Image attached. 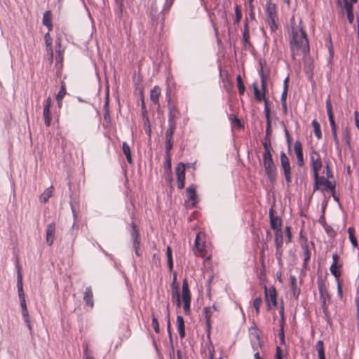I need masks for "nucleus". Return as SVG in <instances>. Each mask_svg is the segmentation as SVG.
Wrapping results in <instances>:
<instances>
[{
    "label": "nucleus",
    "instance_id": "nucleus-1",
    "mask_svg": "<svg viewBox=\"0 0 359 359\" xmlns=\"http://www.w3.org/2000/svg\"><path fill=\"white\" fill-rule=\"evenodd\" d=\"M291 56L294 60L300 53L306 55L309 52V44L306 32L302 27L292 28V37L290 41Z\"/></svg>",
    "mask_w": 359,
    "mask_h": 359
},
{
    "label": "nucleus",
    "instance_id": "nucleus-2",
    "mask_svg": "<svg viewBox=\"0 0 359 359\" xmlns=\"http://www.w3.org/2000/svg\"><path fill=\"white\" fill-rule=\"evenodd\" d=\"M325 107H326L327 114L328 116L329 122L330 124L332 137H333L336 147L338 148L339 146V140L337 137V125H336V123H335V121L334 118L332 107V103H331L330 97L327 98V100L325 102Z\"/></svg>",
    "mask_w": 359,
    "mask_h": 359
},
{
    "label": "nucleus",
    "instance_id": "nucleus-3",
    "mask_svg": "<svg viewBox=\"0 0 359 359\" xmlns=\"http://www.w3.org/2000/svg\"><path fill=\"white\" fill-rule=\"evenodd\" d=\"M263 165L268 179L273 182L276 178L277 170L272 155H263Z\"/></svg>",
    "mask_w": 359,
    "mask_h": 359
},
{
    "label": "nucleus",
    "instance_id": "nucleus-4",
    "mask_svg": "<svg viewBox=\"0 0 359 359\" xmlns=\"http://www.w3.org/2000/svg\"><path fill=\"white\" fill-rule=\"evenodd\" d=\"M318 289L320 294V301L323 313L326 315L327 311V302L330 301V295L327 290L325 280L322 278H318L317 280Z\"/></svg>",
    "mask_w": 359,
    "mask_h": 359
},
{
    "label": "nucleus",
    "instance_id": "nucleus-5",
    "mask_svg": "<svg viewBox=\"0 0 359 359\" xmlns=\"http://www.w3.org/2000/svg\"><path fill=\"white\" fill-rule=\"evenodd\" d=\"M259 75H260V79H261V84H262V93L260 92V90H259V88H258V87L257 86V83H254L253 85H252L253 90H254V95H255V99L257 100V102L264 101V102L265 103V100H266V96H265L266 90V81H265L264 74V72H263V68L262 67V69H261V70L259 72Z\"/></svg>",
    "mask_w": 359,
    "mask_h": 359
},
{
    "label": "nucleus",
    "instance_id": "nucleus-6",
    "mask_svg": "<svg viewBox=\"0 0 359 359\" xmlns=\"http://www.w3.org/2000/svg\"><path fill=\"white\" fill-rule=\"evenodd\" d=\"M311 166L313 170V178H316L319 175V172L323 166L320 156L318 152L313 150L310 154Z\"/></svg>",
    "mask_w": 359,
    "mask_h": 359
},
{
    "label": "nucleus",
    "instance_id": "nucleus-7",
    "mask_svg": "<svg viewBox=\"0 0 359 359\" xmlns=\"http://www.w3.org/2000/svg\"><path fill=\"white\" fill-rule=\"evenodd\" d=\"M280 164L283 170L284 177L287 185L292 182L291 177V168L288 157L286 156L284 151H281L280 154Z\"/></svg>",
    "mask_w": 359,
    "mask_h": 359
},
{
    "label": "nucleus",
    "instance_id": "nucleus-8",
    "mask_svg": "<svg viewBox=\"0 0 359 359\" xmlns=\"http://www.w3.org/2000/svg\"><path fill=\"white\" fill-rule=\"evenodd\" d=\"M276 290L274 287H271L269 289L266 287H265V299L267 303V308L269 310L271 309L272 307L276 306Z\"/></svg>",
    "mask_w": 359,
    "mask_h": 359
},
{
    "label": "nucleus",
    "instance_id": "nucleus-9",
    "mask_svg": "<svg viewBox=\"0 0 359 359\" xmlns=\"http://www.w3.org/2000/svg\"><path fill=\"white\" fill-rule=\"evenodd\" d=\"M180 117V112L174 105H168V125L176 126L177 120Z\"/></svg>",
    "mask_w": 359,
    "mask_h": 359
},
{
    "label": "nucleus",
    "instance_id": "nucleus-10",
    "mask_svg": "<svg viewBox=\"0 0 359 359\" xmlns=\"http://www.w3.org/2000/svg\"><path fill=\"white\" fill-rule=\"evenodd\" d=\"M273 212L274 210L273 208H271L269 212V216L270 220V226L271 229L276 231L278 229H281L282 222L279 217L274 216Z\"/></svg>",
    "mask_w": 359,
    "mask_h": 359
},
{
    "label": "nucleus",
    "instance_id": "nucleus-11",
    "mask_svg": "<svg viewBox=\"0 0 359 359\" xmlns=\"http://www.w3.org/2000/svg\"><path fill=\"white\" fill-rule=\"evenodd\" d=\"M132 231L130 233L134 250L140 249V238L138 229L134 222L131 224Z\"/></svg>",
    "mask_w": 359,
    "mask_h": 359
},
{
    "label": "nucleus",
    "instance_id": "nucleus-12",
    "mask_svg": "<svg viewBox=\"0 0 359 359\" xmlns=\"http://www.w3.org/2000/svg\"><path fill=\"white\" fill-rule=\"evenodd\" d=\"M109 92L107 93L105 96V101L103 106V110H104V120L105 121L106 127H108L111 123V119L109 112Z\"/></svg>",
    "mask_w": 359,
    "mask_h": 359
},
{
    "label": "nucleus",
    "instance_id": "nucleus-13",
    "mask_svg": "<svg viewBox=\"0 0 359 359\" xmlns=\"http://www.w3.org/2000/svg\"><path fill=\"white\" fill-rule=\"evenodd\" d=\"M294 151L297 156V165L302 167L304 164L302 151V145L299 140H297L294 143Z\"/></svg>",
    "mask_w": 359,
    "mask_h": 359
},
{
    "label": "nucleus",
    "instance_id": "nucleus-14",
    "mask_svg": "<svg viewBox=\"0 0 359 359\" xmlns=\"http://www.w3.org/2000/svg\"><path fill=\"white\" fill-rule=\"evenodd\" d=\"M55 225L54 223H50L48 225L46 229V243L50 246L53 245L55 239Z\"/></svg>",
    "mask_w": 359,
    "mask_h": 359
},
{
    "label": "nucleus",
    "instance_id": "nucleus-15",
    "mask_svg": "<svg viewBox=\"0 0 359 359\" xmlns=\"http://www.w3.org/2000/svg\"><path fill=\"white\" fill-rule=\"evenodd\" d=\"M175 281H176V276L175 275L173 277V282L171 285V287H172L171 296H172V299L175 301L176 306L180 308L181 306L180 295L179 293L178 287L175 285Z\"/></svg>",
    "mask_w": 359,
    "mask_h": 359
},
{
    "label": "nucleus",
    "instance_id": "nucleus-16",
    "mask_svg": "<svg viewBox=\"0 0 359 359\" xmlns=\"http://www.w3.org/2000/svg\"><path fill=\"white\" fill-rule=\"evenodd\" d=\"M18 268V276H17V287L19 299H25V293L23 291V285H22V277L20 273V269L18 263L17 264Z\"/></svg>",
    "mask_w": 359,
    "mask_h": 359
},
{
    "label": "nucleus",
    "instance_id": "nucleus-17",
    "mask_svg": "<svg viewBox=\"0 0 359 359\" xmlns=\"http://www.w3.org/2000/svg\"><path fill=\"white\" fill-rule=\"evenodd\" d=\"M205 248V243L201 241L200 233H198L194 241V245L193 247V252L196 255L201 253Z\"/></svg>",
    "mask_w": 359,
    "mask_h": 359
},
{
    "label": "nucleus",
    "instance_id": "nucleus-18",
    "mask_svg": "<svg viewBox=\"0 0 359 359\" xmlns=\"http://www.w3.org/2000/svg\"><path fill=\"white\" fill-rule=\"evenodd\" d=\"M182 299L183 303L191 302V293L189 289L188 282L185 279L182 283Z\"/></svg>",
    "mask_w": 359,
    "mask_h": 359
},
{
    "label": "nucleus",
    "instance_id": "nucleus-19",
    "mask_svg": "<svg viewBox=\"0 0 359 359\" xmlns=\"http://www.w3.org/2000/svg\"><path fill=\"white\" fill-rule=\"evenodd\" d=\"M275 244L276 248V255L283 244V235L282 229H278L275 232Z\"/></svg>",
    "mask_w": 359,
    "mask_h": 359
},
{
    "label": "nucleus",
    "instance_id": "nucleus-20",
    "mask_svg": "<svg viewBox=\"0 0 359 359\" xmlns=\"http://www.w3.org/2000/svg\"><path fill=\"white\" fill-rule=\"evenodd\" d=\"M290 280L292 295L295 299H298L300 290L297 287V278L294 276H290Z\"/></svg>",
    "mask_w": 359,
    "mask_h": 359
},
{
    "label": "nucleus",
    "instance_id": "nucleus-21",
    "mask_svg": "<svg viewBox=\"0 0 359 359\" xmlns=\"http://www.w3.org/2000/svg\"><path fill=\"white\" fill-rule=\"evenodd\" d=\"M177 330L181 339L185 337V326L184 318L181 316H177Z\"/></svg>",
    "mask_w": 359,
    "mask_h": 359
},
{
    "label": "nucleus",
    "instance_id": "nucleus-22",
    "mask_svg": "<svg viewBox=\"0 0 359 359\" xmlns=\"http://www.w3.org/2000/svg\"><path fill=\"white\" fill-rule=\"evenodd\" d=\"M243 41L244 44L248 46V48L252 47V44L250 41V33H249V28H248V23L247 20L244 23V29L243 32Z\"/></svg>",
    "mask_w": 359,
    "mask_h": 359
},
{
    "label": "nucleus",
    "instance_id": "nucleus-23",
    "mask_svg": "<svg viewBox=\"0 0 359 359\" xmlns=\"http://www.w3.org/2000/svg\"><path fill=\"white\" fill-rule=\"evenodd\" d=\"M341 266L342 265L339 263L332 262L330 267V273L334 276L337 280H339V278L341 276L340 269Z\"/></svg>",
    "mask_w": 359,
    "mask_h": 359
},
{
    "label": "nucleus",
    "instance_id": "nucleus-24",
    "mask_svg": "<svg viewBox=\"0 0 359 359\" xmlns=\"http://www.w3.org/2000/svg\"><path fill=\"white\" fill-rule=\"evenodd\" d=\"M266 13L267 19L276 18V5L271 1H267L266 4Z\"/></svg>",
    "mask_w": 359,
    "mask_h": 359
},
{
    "label": "nucleus",
    "instance_id": "nucleus-25",
    "mask_svg": "<svg viewBox=\"0 0 359 359\" xmlns=\"http://www.w3.org/2000/svg\"><path fill=\"white\" fill-rule=\"evenodd\" d=\"M93 297V292L90 287L86 288L83 300L85 301L86 305L90 306L91 308H93L94 306Z\"/></svg>",
    "mask_w": 359,
    "mask_h": 359
},
{
    "label": "nucleus",
    "instance_id": "nucleus-26",
    "mask_svg": "<svg viewBox=\"0 0 359 359\" xmlns=\"http://www.w3.org/2000/svg\"><path fill=\"white\" fill-rule=\"evenodd\" d=\"M320 185L325 186V187L322 189V191H333L335 189L336 183L335 182H331L324 177H320Z\"/></svg>",
    "mask_w": 359,
    "mask_h": 359
},
{
    "label": "nucleus",
    "instance_id": "nucleus-27",
    "mask_svg": "<svg viewBox=\"0 0 359 359\" xmlns=\"http://www.w3.org/2000/svg\"><path fill=\"white\" fill-rule=\"evenodd\" d=\"M303 248V257H304V263H303V267L306 269L308 266V262L310 260L311 258V252L309 249V246L306 243L302 245Z\"/></svg>",
    "mask_w": 359,
    "mask_h": 359
},
{
    "label": "nucleus",
    "instance_id": "nucleus-28",
    "mask_svg": "<svg viewBox=\"0 0 359 359\" xmlns=\"http://www.w3.org/2000/svg\"><path fill=\"white\" fill-rule=\"evenodd\" d=\"M161 95V90L158 86L154 87V88L150 92V99L151 100L158 105H159V97Z\"/></svg>",
    "mask_w": 359,
    "mask_h": 359
},
{
    "label": "nucleus",
    "instance_id": "nucleus-29",
    "mask_svg": "<svg viewBox=\"0 0 359 359\" xmlns=\"http://www.w3.org/2000/svg\"><path fill=\"white\" fill-rule=\"evenodd\" d=\"M212 310L215 311L216 308L215 306H212V308L210 307H205L203 309V314L205 316V323L208 327H210V318L212 315Z\"/></svg>",
    "mask_w": 359,
    "mask_h": 359
},
{
    "label": "nucleus",
    "instance_id": "nucleus-30",
    "mask_svg": "<svg viewBox=\"0 0 359 359\" xmlns=\"http://www.w3.org/2000/svg\"><path fill=\"white\" fill-rule=\"evenodd\" d=\"M44 39L46 44L47 51L50 53V59L53 60V50L52 47V39L48 32L45 34Z\"/></svg>",
    "mask_w": 359,
    "mask_h": 359
},
{
    "label": "nucleus",
    "instance_id": "nucleus-31",
    "mask_svg": "<svg viewBox=\"0 0 359 359\" xmlns=\"http://www.w3.org/2000/svg\"><path fill=\"white\" fill-rule=\"evenodd\" d=\"M262 145L264 149L263 155H271V144L269 137H265L262 140Z\"/></svg>",
    "mask_w": 359,
    "mask_h": 359
},
{
    "label": "nucleus",
    "instance_id": "nucleus-32",
    "mask_svg": "<svg viewBox=\"0 0 359 359\" xmlns=\"http://www.w3.org/2000/svg\"><path fill=\"white\" fill-rule=\"evenodd\" d=\"M122 149H123V154L126 156L127 161L129 163H132L133 160H132L130 149V146L128 145V144L127 142H124L123 143Z\"/></svg>",
    "mask_w": 359,
    "mask_h": 359
},
{
    "label": "nucleus",
    "instance_id": "nucleus-33",
    "mask_svg": "<svg viewBox=\"0 0 359 359\" xmlns=\"http://www.w3.org/2000/svg\"><path fill=\"white\" fill-rule=\"evenodd\" d=\"M187 194L190 200L193 201L192 207H194L196 205V202L194 201L196 200V198L195 187L193 186H190V187H187Z\"/></svg>",
    "mask_w": 359,
    "mask_h": 359
},
{
    "label": "nucleus",
    "instance_id": "nucleus-34",
    "mask_svg": "<svg viewBox=\"0 0 359 359\" xmlns=\"http://www.w3.org/2000/svg\"><path fill=\"white\" fill-rule=\"evenodd\" d=\"M316 349L318 351V358L319 359H325V355L323 341H321V340L318 341L316 342Z\"/></svg>",
    "mask_w": 359,
    "mask_h": 359
},
{
    "label": "nucleus",
    "instance_id": "nucleus-35",
    "mask_svg": "<svg viewBox=\"0 0 359 359\" xmlns=\"http://www.w3.org/2000/svg\"><path fill=\"white\" fill-rule=\"evenodd\" d=\"M312 126L313 127L314 134L315 136L318 139H321L322 137V133L320 130V126L319 123L316 120L312 121Z\"/></svg>",
    "mask_w": 359,
    "mask_h": 359
},
{
    "label": "nucleus",
    "instance_id": "nucleus-36",
    "mask_svg": "<svg viewBox=\"0 0 359 359\" xmlns=\"http://www.w3.org/2000/svg\"><path fill=\"white\" fill-rule=\"evenodd\" d=\"M51 14L50 11H46L43 15V24L48 27L49 30L51 29L52 25L50 23Z\"/></svg>",
    "mask_w": 359,
    "mask_h": 359
},
{
    "label": "nucleus",
    "instance_id": "nucleus-37",
    "mask_svg": "<svg viewBox=\"0 0 359 359\" xmlns=\"http://www.w3.org/2000/svg\"><path fill=\"white\" fill-rule=\"evenodd\" d=\"M43 115L44 118V123L46 126H50L51 123V116L49 108H43Z\"/></svg>",
    "mask_w": 359,
    "mask_h": 359
},
{
    "label": "nucleus",
    "instance_id": "nucleus-38",
    "mask_svg": "<svg viewBox=\"0 0 359 359\" xmlns=\"http://www.w3.org/2000/svg\"><path fill=\"white\" fill-rule=\"evenodd\" d=\"M52 195V187L47 188L40 196L41 202L46 203L48 201Z\"/></svg>",
    "mask_w": 359,
    "mask_h": 359
},
{
    "label": "nucleus",
    "instance_id": "nucleus-39",
    "mask_svg": "<svg viewBox=\"0 0 359 359\" xmlns=\"http://www.w3.org/2000/svg\"><path fill=\"white\" fill-rule=\"evenodd\" d=\"M348 238L352 244V245L355 248L358 245V242L355 236H354V229L353 227H349L348 229Z\"/></svg>",
    "mask_w": 359,
    "mask_h": 359
},
{
    "label": "nucleus",
    "instance_id": "nucleus-40",
    "mask_svg": "<svg viewBox=\"0 0 359 359\" xmlns=\"http://www.w3.org/2000/svg\"><path fill=\"white\" fill-rule=\"evenodd\" d=\"M66 94V89L64 83H62L60 89L56 95V100L59 104H61V102Z\"/></svg>",
    "mask_w": 359,
    "mask_h": 359
},
{
    "label": "nucleus",
    "instance_id": "nucleus-41",
    "mask_svg": "<svg viewBox=\"0 0 359 359\" xmlns=\"http://www.w3.org/2000/svg\"><path fill=\"white\" fill-rule=\"evenodd\" d=\"M175 128L176 126L168 125V128L165 133V140H173L172 136Z\"/></svg>",
    "mask_w": 359,
    "mask_h": 359
},
{
    "label": "nucleus",
    "instance_id": "nucleus-42",
    "mask_svg": "<svg viewBox=\"0 0 359 359\" xmlns=\"http://www.w3.org/2000/svg\"><path fill=\"white\" fill-rule=\"evenodd\" d=\"M236 81H237L238 93L241 95H243L245 93V87L243 82L241 75L237 76Z\"/></svg>",
    "mask_w": 359,
    "mask_h": 359
},
{
    "label": "nucleus",
    "instance_id": "nucleus-43",
    "mask_svg": "<svg viewBox=\"0 0 359 359\" xmlns=\"http://www.w3.org/2000/svg\"><path fill=\"white\" fill-rule=\"evenodd\" d=\"M176 175L178 176V175L185 176V165L184 163L180 162L177 165L176 167Z\"/></svg>",
    "mask_w": 359,
    "mask_h": 359
},
{
    "label": "nucleus",
    "instance_id": "nucleus-44",
    "mask_svg": "<svg viewBox=\"0 0 359 359\" xmlns=\"http://www.w3.org/2000/svg\"><path fill=\"white\" fill-rule=\"evenodd\" d=\"M343 137L346 145H351L350 132L348 127H346L343 131Z\"/></svg>",
    "mask_w": 359,
    "mask_h": 359
},
{
    "label": "nucleus",
    "instance_id": "nucleus-45",
    "mask_svg": "<svg viewBox=\"0 0 359 359\" xmlns=\"http://www.w3.org/2000/svg\"><path fill=\"white\" fill-rule=\"evenodd\" d=\"M262 303V299L261 297H256L253 301V307L255 309L256 313H259V308Z\"/></svg>",
    "mask_w": 359,
    "mask_h": 359
},
{
    "label": "nucleus",
    "instance_id": "nucleus-46",
    "mask_svg": "<svg viewBox=\"0 0 359 359\" xmlns=\"http://www.w3.org/2000/svg\"><path fill=\"white\" fill-rule=\"evenodd\" d=\"M116 4L118 6V17L121 18L123 11V0H115Z\"/></svg>",
    "mask_w": 359,
    "mask_h": 359
},
{
    "label": "nucleus",
    "instance_id": "nucleus-47",
    "mask_svg": "<svg viewBox=\"0 0 359 359\" xmlns=\"http://www.w3.org/2000/svg\"><path fill=\"white\" fill-rule=\"evenodd\" d=\"M173 146V140H165V154L170 156V151Z\"/></svg>",
    "mask_w": 359,
    "mask_h": 359
},
{
    "label": "nucleus",
    "instance_id": "nucleus-48",
    "mask_svg": "<svg viewBox=\"0 0 359 359\" xmlns=\"http://www.w3.org/2000/svg\"><path fill=\"white\" fill-rule=\"evenodd\" d=\"M242 18V13L241 11L238 6H236L235 7V19H234V23H238Z\"/></svg>",
    "mask_w": 359,
    "mask_h": 359
},
{
    "label": "nucleus",
    "instance_id": "nucleus-49",
    "mask_svg": "<svg viewBox=\"0 0 359 359\" xmlns=\"http://www.w3.org/2000/svg\"><path fill=\"white\" fill-rule=\"evenodd\" d=\"M276 18H272L268 19L269 25L271 29V32H275L278 29V26L276 22Z\"/></svg>",
    "mask_w": 359,
    "mask_h": 359
},
{
    "label": "nucleus",
    "instance_id": "nucleus-50",
    "mask_svg": "<svg viewBox=\"0 0 359 359\" xmlns=\"http://www.w3.org/2000/svg\"><path fill=\"white\" fill-rule=\"evenodd\" d=\"M152 327L155 331L156 333H159L160 328H159V323L158 321V319L153 315L152 316Z\"/></svg>",
    "mask_w": 359,
    "mask_h": 359
},
{
    "label": "nucleus",
    "instance_id": "nucleus-51",
    "mask_svg": "<svg viewBox=\"0 0 359 359\" xmlns=\"http://www.w3.org/2000/svg\"><path fill=\"white\" fill-rule=\"evenodd\" d=\"M264 112V115H265V117H266V121H271L270 109H269V107L268 106V101L267 100H265Z\"/></svg>",
    "mask_w": 359,
    "mask_h": 359
},
{
    "label": "nucleus",
    "instance_id": "nucleus-52",
    "mask_svg": "<svg viewBox=\"0 0 359 359\" xmlns=\"http://www.w3.org/2000/svg\"><path fill=\"white\" fill-rule=\"evenodd\" d=\"M177 187L180 189H182L184 187L185 176L178 175V176H177Z\"/></svg>",
    "mask_w": 359,
    "mask_h": 359
},
{
    "label": "nucleus",
    "instance_id": "nucleus-53",
    "mask_svg": "<svg viewBox=\"0 0 359 359\" xmlns=\"http://www.w3.org/2000/svg\"><path fill=\"white\" fill-rule=\"evenodd\" d=\"M165 170L168 172L171 171V158L170 156H165Z\"/></svg>",
    "mask_w": 359,
    "mask_h": 359
},
{
    "label": "nucleus",
    "instance_id": "nucleus-54",
    "mask_svg": "<svg viewBox=\"0 0 359 359\" xmlns=\"http://www.w3.org/2000/svg\"><path fill=\"white\" fill-rule=\"evenodd\" d=\"M63 51H64V50H62V49H57L56 50V62H57V63L62 62Z\"/></svg>",
    "mask_w": 359,
    "mask_h": 359
},
{
    "label": "nucleus",
    "instance_id": "nucleus-55",
    "mask_svg": "<svg viewBox=\"0 0 359 359\" xmlns=\"http://www.w3.org/2000/svg\"><path fill=\"white\" fill-rule=\"evenodd\" d=\"M344 7H345L346 13L353 11V6H352L353 3H351V1L348 2V0H344Z\"/></svg>",
    "mask_w": 359,
    "mask_h": 359
},
{
    "label": "nucleus",
    "instance_id": "nucleus-56",
    "mask_svg": "<svg viewBox=\"0 0 359 359\" xmlns=\"http://www.w3.org/2000/svg\"><path fill=\"white\" fill-rule=\"evenodd\" d=\"M320 182H321V180H320V177H319V175H318L316 178H314L313 191H316L318 189H319V186L320 185Z\"/></svg>",
    "mask_w": 359,
    "mask_h": 359
},
{
    "label": "nucleus",
    "instance_id": "nucleus-57",
    "mask_svg": "<svg viewBox=\"0 0 359 359\" xmlns=\"http://www.w3.org/2000/svg\"><path fill=\"white\" fill-rule=\"evenodd\" d=\"M22 316L24 319L25 323H28V320H29V312L27 308L22 309Z\"/></svg>",
    "mask_w": 359,
    "mask_h": 359
},
{
    "label": "nucleus",
    "instance_id": "nucleus-58",
    "mask_svg": "<svg viewBox=\"0 0 359 359\" xmlns=\"http://www.w3.org/2000/svg\"><path fill=\"white\" fill-rule=\"evenodd\" d=\"M252 346L253 350L255 351L256 352L258 351V349L259 348H261L262 346L259 336H257V342L252 343Z\"/></svg>",
    "mask_w": 359,
    "mask_h": 359
},
{
    "label": "nucleus",
    "instance_id": "nucleus-59",
    "mask_svg": "<svg viewBox=\"0 0 359 359\" xmlns=\"http://www.w3.org/2000/svg\"><path fill=\"white\" fill-rule=\"evenodd\" d=\"M285 233H286V236H287V243L291 242L292 232H291V227L290 226H287L285 227Z\"/></svg>",
    "mask_w": 359,
    "mask_h": 359
},
{
    "label": "nucleus",
    "instance_id": "nucleus-60",
    "mask_svg": "<svg viewBox=\"0 0 359 359\" xmlns=\"http://www.w3.org/2000/svg\"><path fill=\"white\" fill-rule=\"evenodd\" d=\"M285 137H286V140H287L288 147H289V148H290L291 144H292V138H291V136H290L288 130H287V128L285 129Z\"/></svg>",
    "mask_w": 359,
    "mask_h": 359
},
{
    "label": "nucleus",
    "instance_id": "nucleus-61",
    "mask_svg": "<svg viewBox=\"0 0 359 359\" xmlns=\"http://www.w3.org/2000/svg\"><path fill=\"white\" fill-rule=\"evenodd\" d=\"M190 304H191V302L184 303L183 309H184L185 314H187V315H189L191 313Z\"/></svg>",
    "mask_w": 359,
    "mask_h": 359
},
{
    "label": "nucleus",
    "instance_id": "nucleus-62",
    "mask_svg": "<svg viewBox=\"0 0 359 359\" xmlns=\"http://www.w3.org/2000/svg\"><path fill=\"white\" fill-rule=\"evenodd\" d=\"M278 337H279L280 344H285V334H284V330L283 328L279 330Z\"/></svg>",
    "mask_w": 359,
    "mask_h": 359
},
{
    "label": "nucleus",
    "instance_id": "nucleus-63",
    "mask_svg": "<svg viewBox=\"0 0 359 359\" xmlns=\"http://www.w3.org/2000/svg\"><path fill=\"white\" fill-rule=\"evenodd\" d=\"M275 358L276 359H283L282 350L279 346L276 347Z\"/></svg>",
    "mask_w": 359,
    "mask_h": 359
},
{
    "label": "nucleus",
    "instance_id": "nucleus-64",
    "mask_svg": "<svg viewBox=\"0 0 359 359\" xmlns=\"http://www.w3.org/2000/svg\"><path fill=\"white\" fill-rule=\"evenodd\" d=\"M208 357L209 359H214L215 357V348L212 345L208 347Z\"/></svg>",
    "mask_w": 359,
    "mask_h": 359
}]
</instances>
